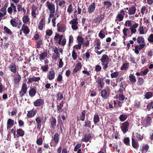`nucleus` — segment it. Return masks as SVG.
<instances>
[{"mask_svg":"<svg viewBox=\"0 0 153 153\" xmlns=\"http://www.w3.org/2000/svg\"><path fill=\"white\" fill-rule=\"evenodd\" d=\"M129 123L128 121L123 123L120 126V128L124 134L126 133L128 131Z\"/></svg>","mask_w":153,"mask_h":153,"instance_id":"nucleus-1","label":"nucleus"},{"mask_svg":"<svg viewBox=\"0 0 153 153\" xmlns=\"http://www.w3.org/2000/svg\"><path fill=\"white\" fill-rule=\"evenodd\" d=\"M103 79L102 78L98 77L96 79V81L97 83V86L99 89H101L104 85L105 84L103 81Z\"/></svg>","mask_w":153,"mask_h":153,"instance_id":"nucleus-2","label":"nucleus"},{"mask_svg":"<svg viewBox=\"0 0 153 153\" xmlns=\"http://www.w3.org/2000/svg\"><path fill=\"white\" fill-rule=\"evenodd\" d=\"M126 12V11H125L123 10H120L116 17V19L118 21L120 22L123 20Z\"/></svg>","mask_w":153,"mask_h":153,"instance_id":"nucleus-3","label":"nucleus"},{"mask_svg":"<svg viewBox=\"0 0 153 153\" xmlns=\"http://www.w3.org/2000/svg\"><path fill=\"white\" fill-rule=\"evenodd\" d=\"M63 38V35L56 33L54 37L55 41V43H58L59 45L61 44L62 40Z\"/></svg>","mask_w":153,"mask_h":153,"instance_id":"nucleus-4","label":"nucleus"},{"mask_svg":"<svg viewBox=\"0 0 153 153\" xmlns=\"http://www.w3.org/2000/svg\"><path fill=\"white\" fill-rule=\"evenodd\" d=\"M123 32L124 35L123 38L125 39V38L124 36L127 37V36H131L130 29L127 27H124L123 30Z\"/></svg>","mask_w":153,"mask_h":153,"instance_id":"nucleus-5","label":"nucleus"},{"mask_svg":"<svg viewBox=\"0 0 153 153\" xmlns=\"http://www.w3.org/2000/svg\"><path fill=\"white\" fill-rule=\"evenodd\" d=\"M55 72L54 71L51 70L48 72V73L47 77L50 80L54 79L55 77Z\"/></svg>","mask_w":153,"mask_h":153,"instance_id":"nucleus-6","label":"nucleus"},{"mask_svg":"<svg viewBox=\"0 0 153 153\" xmlns=\"http://www.w3.org/2000/svg\"><path fill=\"white\" fill-rule=\"evenodd\" d=\"M137 9L134 5H131L129 7V10H128V13L129 15L134 14L136 11Z\"/></svg>","mask_w":153,"mask_h":153,"instance_id":"nucleus-7","label":"nucleus"},{"mask_svg":"<svg viewBox=\"0 0 153 153\" xmlns=\"http://www.w3.org/2000/svg\"><path fill=\"white\" fill-rule=\"evenodd\" d=\"M96 8V4L95 2L91 4L88 7V12L90 14L93 13L95 10Z\"/></svg>","mask_w":153,"mask_h":153,"instance_id":"nucleus-8","label":"nucleus"},{"mask_svg":"<svg viewBox=\"0 0 153 153\" xmlns=\"http://www.w3.org/2000/svg\"><path fill=\"white\" fill-rule=\"evenodd\" d=\"M47 6L50 12L55 11V6L53 3H50L49 1L46 2Z\"/></svg>","mask_w":153,"mask_h":153,"instance_id":"nucleus-9","label":"nucleus"},{"mask_svg":"<svg viewBox=\"0 0 153 153\" xmlns=\"http://www.w3.org/2000/svg\"><path fill=\"white\" fill-rule=\"evenodd\" d=\"M138 25H139L138 24L136 23L130 27V30L131 34V35L133 34H135V33L137 31L136 28L137 27Z\"/></svg>","mask_w":153,"mask_h":153,"instance_id":"nucleus-10","label":"nucleus"},{"mask_svg":"<svg viewBox=\"0 0 153 153\" xmlns=\"http://www.w3.org/2000/svg\"><path fill=\"white\" fill-rule=\"evenodd\" d=\"M59 23L57 24V31L58 32H64L66 30V26L64 24L59 25Z\"/></svg>","mask_w":153,"mask_h":153,"instance_id":"nucleus-11","label":"nucleus"},{"mask_svg":"<svg viewBox=\"0 0 153 153\" xmlns=\"http://www.w3.org/2000/svg\"><path fill=\"white\" fill-rule=\"evenodd\" d=\"M9 68L10 71L14 74H15L18 70V68L17 67L16 65L14 63L10 65Z\"/></svg>","mask_w":153,"mask_h":153,"instance_id":"nucleus-12","label":"nucleus"},{"mask_svg":"<svg viewBox=\"0 0 153 153\" xmlns=\"http://www.w3.org/2000/svg\"><path fill=\"white\" fill-rule=\"evenodd\" d=\"M42 117H38L35 119L37 125V128L39 130L41 129V126H42L41 123L42 122Z\"/></svg>","mask_w":153,"mask_h":153,"instance_id":"nucleus-13","label":"nucleus"},{"mask_svg":"<svg viewBox=\"0 0 153 153\" xmlns=\"http://www.w3.org/2000/svg\"><path fill=\"white\" fill-rule=\"evenodd\" d=\"M85 113L86 111L85 110H83L80 114L79 116H78L77 117V121H84L85 116Z\"/></svg>","mask_w":153,"mask_h":153,"instance_id":"nucleus-14","label":"nucleus"},{"mask_svg":"<svg viewBox=\"0 0 153 153\" xmlns=\"http://www.w3.org/2000/svg\"><path fill=\"white\" fill-rule=\"evenodd\" d=\"M44 103V100L41 99H39L36 100L34 102V105L35 106L37 107L41 106Z\"/></svg>","mask_w":153,"mask_h":153,"instance_id":"nucleus-15","label":"nucleus"},{"mask_svg":"<svg viewBox=\"0 0 153 153\" xmlns=\"http://www.w3.org/2000/svg\"><path fill=\"white\" fill-rule=\"evenodd\" d=\"M50 126L51 128L54 129L56 127V119L54 117L52 118V120L50 121Z\"/></svg>","mask_w":153,"mask_h":153,"instance_id":"nucleus-16","label":"nucleus"},{"mask_svg":"<svg viewBox=\"0 0 153 153\" xmlns=\"http://www.w3.org/2000/svg\"><path fill=\"white\" fill-rule=\"evenodd\" d=\"M45 17H44L42 19H41L39 22L38 28L40 30H42L43 29V26L45 25Z\"/></svg>","mask_w":153,"mask_h":153,"instance_id":"nucleus-17","label":"nucleus"},{"mask_svg":"<svg viewBox=\"0 0 153 153\" xmlns=\"http://www.w3.org/2000/svg\"><path fill=\"white\" fill-rule=\"evenodd\" d=\"M40 80V77H35L33 76L32 77L28 79V81L27 82V83H30L33 82H38L39 80Z\"/></svg>","mask_w":153,"mask_h":153,"instance_id":"nucleus-18","label":"nucleus"},{"mask_svg":"<svg viewBox=\"0 0 153 153\" xmlns=\"http://www.w3.org/2000/svg\"><path fill=\"white\" fill-rule=\"evenodd\" d=\"M134 136L132 137V147L134 149H137L139 146L138 142L135 140Z\"/></svg>","mask_w":153,"mask_h":153,"instance_id":"nucleus-19","label":"nucleus"},{"mask_svg":"<svg viewBox=\"0 0 153 153\" xmlns=\"http://www.w3.org/2000/svg\"><path fill=\"white\" fill-rule=\"evenodd\" d=\"M37 111L36 110H31L28 111L27 116L28 118H31L33 117L36 114Z\"/></svg>","mask_w":153,"mask_h":153,"instance_id":"nucleus-20","label":"nucleus"},{"mask_svg":"<svg viewBox=\"0 0 153 153\" xmlns=\"http://www.w3.org/2000/svg\"><path fill=\"white\" fill-rule=\"evenodd\" d=\"M36 93V87L30 89L29 91V94L30 97H33L35 96Z\"/></svg>","mask_w":153,"mask_h":153,"instance_id":"nucleus-21","label":"nucleus"},{"mask_svg":"<svg viewBox=\"0 0 153 153\" xmlns=\"http://www.w3.org/2000/svg\"><path fill=\"white\" fill-rule=\"evenodd\" d=\"M82 66L80 62L77 63L76 64L75 68L73 70L74 73H76L78 71L80 70L82 68Z\"/></svg>","mask_w":153,"mask_h":153,"instance_id":"nucleus-22","label":"nucleus"},{"mask_svg":"<svg viewBox=\"0 0 153 153\" xmlns=\"http://www.w3.org/2000/svg\"><path fill=\"white\" fill-rule=\"evenodd\" d=\"M8 2H7V3L5 4L4 6L0 10L1 12L3 13L2 14L4 16L6 14L7 8L8 6Z\"/></svg>","mask_w":153,"mask_h":153,"instance_id":"nucleus-23","label":"nucleus"},{"mask_svg":"<svg viewBox=\"0 0 153 153\" xmlns=\"http://www.w3.org/2000/svg\"><path fill=\"white\" fill-rule=\"evenodd\" d=\"M37 8L36 6L33 4L31 7V14L33 17L34 18L36 17V10Z\"/></svg>","mask_w":153,"mask_h":153,"instance_id":"nucleus-24","label":"nucleus"},{"mask_svg":"<svg viewBox=\"0 0 153 153\" xmlns=\"http://www.w3.org/2000/svg\"><path fill=\"white\" fill-rule=\"evenodd\" d=\"M101 96L104 99H106L107 98L108 93L105 89H103L101 91Z\"/></svg>","mask_w":153,"mask_h":153,"instance_id":"nucleus-25","label":"nucleus"},{"mask_svg":"<svg viewBox=\"0 0 153 153\" xmlns=\"http://www.w3.org/2000/svg\"><path fill=\"white\" fill-rule=\"evenodd\" d=\"M109 57L106 54H105L102 56L101 59H100V60L102 63H105L106 62H109Z\"/></svg>","mask_w":153,"mask_h":153,"instance_id":"nucleus-26","label":"nucleus"},{"mask_svg":"<svg viewBox=\"0 0 153 153\" xmlns=\"http://www.w3.org/2000/svg\"><path fill=\"white\" fill-rule=\"evenodd\" d=\"M63 102L62 101L59 105H57V111L59 112V113H60L63 110V109L62 108L63 106Z\"/></svg>","mask_w":153,"mask_h":153,"instance_id":"nucleus-27","label":"nucleus"},{"mask_svg":"<svg viewBox=\"0 0 153 153\" xmlns=\"http://www.w3.org/2000/svg\"><path fill=\"white\" fill-rule=\"evenodd\" d=\"M103 3L106 9L109 8L112 5V3L110 1H105L103 2Z\"/></svg>","mask_w":153,"mask_h":153,"instance_id":"nucleus-28","label":"nucleus"},{"mask_svg":"<svg viewBox=\"0 0 153 153\" xmlns=\"http://www.w3.org/2000/svg\"><path fill=\"white\" fill-rule=\"evenodd\" d=\"M22 30L23 31V32L25 34H28L30 32V29L27 26H25V24H24L22 28Z\"/></svg>","mask_w":153,"mask_h":153,"instance_id":"nucleus-29","label":"nucleus"},{"mask_svg":"<svg viewBox=\"0 0 153 153\" xmlns=\"http://www.w3.org/2000/svg\"><path fill=\"white\" fill-rule=\"evenodd\" d=\"M16 133L19 136L23 137L25 134V131L22 128L17 129Z\"/></svg>","mask_w":153,"mask_h":153,"instance_id":"nucleus-30","label":"nucleus"},{"mask_svg":"<svg viewBox=\"0 0 153 153\" xmlns=\"http://www.w3.org/2000/svg\"><path fill=\"white\" fill-rule=\"evenodd\" d=\"M144 96L146 99H149L153 96V92L152 91L147 92L145 93Z\"/></svg>","mask_w":153,"mask_h":153,"instance_id":"nucleus-31","label":"nucleus"},{"mask_svg":"<svg viewBox=\"0 0 153 153\" xmlns=\"http://www.w3.org/2000/svg\"><path fill=\"white\" fill-rule=\"evenodd\" d=\"M100 121V117L98 114L96 113L93 118V121L94 124H96Z\"/></svg>","mask_w":153,"mask_h":153,"instance_id":"nucleus-32","label":"nucleus"},{"mask_svg":"<svg viewBox=\"0 0 153 153\" xmlns=\"http://www.w3.org/2000/svg\"><path fill=\"white\" fill-rule=\"evenodd\" d=\"M129 78L131 83H134L136 82V79L135 76L133 74H131L129 76Z\"/></svg>","mask_w":153,"mask_h":153,"instance_id":"nucleus-33","label":"nucleus"},{"mask_svg":"<svg viewBox=\"0 0 153 153\" xmlns=\"http://www.w3.org/2000/svg\"><path fill=\"white\" fill-rule=\"evenodd\" d=\"M91 137V135L90 133L85 135L83 139V141L85 142L88 141Z\"/></svg>","mask_w":153,"mask_h":153,"instance_id":"nucleus-34","label":"nucleus"},{"mask_svg":"<svg viewBox=\"0 0 153 153\" xmlns=\"http://www.w3.org/2000/svg\"><path fill=\"white\" fill-rule=\"evenodd\" d=\"M149 149V146L147 144L143 145L142 146V153L147 152Z\"/></svg>","mask_w":153,"mask_h":153,"instance_id":"nucleus-35","label":"nucleus"},{"mask_svg":"<svg viewBox=\"0 0 153 153\" xmlns=\"http://www.w3.org/2000/svg\"><path fill=\"white\" fill-rule=\"evenodd\" d=\"M14 82L16 84L19 82L21 80V77L20 74L18 73L14 79Z\"/></svg>","mask_w":153,"mask_h":153,"instance_id":"nucleus-36","label":"nucleus"},{"mask_svg":"<svg viewBox=\"0 0 153 153\" xmlns=\"http://www.w3.org/2000/svg\"><path fill=\"white\" fill-rule=\"evenodd\" d=\"M48 55V53L46 52H43L39 55V59L40 60H44L45 57Z\"/></svg>","mask_w":153,"mask_h":153,"instance_id":"nucleus-37","label":"nucleus"},{"mask_svg":"<svg viewBox=\"0 0 153 153\" xmlns=\"http://www.w3.org/2000/svg\"><path fill=\"white\" fill-rule=\"evenodd\" d=\"M59 135L58 133H56L55 134L54 137H53V140L55 142V143L57 144L59 142Z\"/></svg>","mask_w":153,"mask_h":153,"instance_id":"nucleus-38","label":"nucleus"},{"mask_svg":"<svg viewBox=\"0 0 153 153\" xmlns=\"http://www.w3.org/2000/svg\"><path fill=\"white\" fill-rule=\"evenodd\" d=\"M128 115L126 114H122L121 115L119 118L120 121L123 122L125 121L127 118Z\"/></svg>","mask_w":153,"mask_h":153,"instance_id":"nucleus-39","label":"nucleus"},{"mask_svg":"<svg viewBox=\"0 0 153 153\" xmlns=\"http://www.w3.org/2000/svg\"><path fill=\"white\" fill-rule=\"evenodd\" d=\"M10 22L11 25L13 27H16L18 25L17 20L16 21L15 19H13L10 20Z\"/></svg>","mask_w":153,"mask_h":153,"instance_id":"nucleus-40","label":"nucleus"},{"mask_svg":"<svg viewBox=\"0 0 153 153\" xmlns=\"http://www.w3.org/2000/svg\"><path fill=\"white\" fill-rule=\"evenodd\" d=\"M137 41L139 44L145 43L144 39L142 36H138L137 39Z\"/></svg>","mask_w":153,"mask_h":153,"instance_id":"nucleus-41","label":"nucleus"},{"mask_svg":"<svg viewBox=\"0 0 153 153\" xmlns=\"http://www.w3.org/2000/svg\"><path fill=\"white\" fill-rule=\"evenodd\" d=\"M129 63H128L123 64L120 68V70H126L129 67Z\"/></svg>","mask_w":153,"mask_h":153,"instance_id":"nucleus-42","label":"nucleus"},{"mask_svg":"<svg viewBox=\"0 0 153 153\" xmlns=\"http://www.w3.org/2000/svg\"><path fill=\"white\" fill-rule=\"evenodd\" d=\"M145 122L147 126L150 125L151 123L152 122V119L149 116H147L145 120Z\"/></svg>","mask_w":153,"mask_h":153,"instance_id":"nucleus-43","label":"nucleus"},{"mask_svg":"<svg viewBox=\"0 0 153 153\" xmlns=\"http://www.w3.org/2000/svg\"><path fill=\"white\" fill-rule=\"evenodd\" d=\"M111 76L112 78H117L119 75L118 71L114 72L111 74Z\"/></svg>","mask_w":153,"mask_h":153,"instance_id":"nucleus-44","label":"nucleus"},{"mask_svg":"<svg viewBox=\"0 0 153 153\" xmlns=\"http://www.w3.org/2000/svg\"><path fill=\"white\" fill-rule=\"evenodd\" d=\"M4 30L5 32L8 34L11 35L12 34V33L11 30L6 26L4 27Z\"/></svg>","mask_w":153,"mask_h":153,"instance_id":"nucleus-45","label":"nucleus"},{"mask_svg":"<svg viewBox=\"0 0 153 153\" xmlns=\"http://www.w3.org/2000/svg\"><path fill=\"white\" fill-rule=\"evenodd\" d=\"M84 127H88L89 128H91V123L89 120H87L85 122V124L83 125Z\"/></svg>","mask_w":153,"mask_h":153,"instance_id":"nucleus-46","label":"nucleus"},{"mask_svg":"<svg viewBox=\"0 0 153 153\" xmlns=\"http://www.w3.org/2000/svg\"><path fill=\"white\" fill-rule=\"evenodd\" d=\"M23 22L25 23H27L30 20V19L27 15H25L23 16Z\"/></svg>","mask_w":153,"mask_h":153,"instance_id":"nucleus-47","label":"nucleus"},{"mask_svg":"<svg viewBox=\"0 0 153 153\" xmlns=\"http://www.w3.org/2000/svg\"><path fill=\"white\" fill-rule=\"evenodd\" d=\"M43 142V141L42 140V137H40L39 138H38V137H37V139L36 140V143L38 145H42Z\"/></svg>","mask_w":153,"mask_h":153,"instance_id":"nucleus-48","label":"nucleus"},{"mask_svg":"<svg viewBox=\"0 0 153 153\" xmlns=\"http://www.w3.org/2000/svg\"><path fill=\"white\" fill-rule=\"evenodd\" d=\"M77 20L78 19L77 18L73 19L71 20L69 22V23L70 24H71V25H78V22L77 21Z\"/></svg>","mask_w":153,"mask_h":153,"instance_id":"nucleus-49","label":"nucleus"},{"mask_svg":"<svg viewBox=\"0 0 153 153\" xmlns=\"http://www.w3.org/2000/svg\"><path fill=\"white\" fill-rule=\"evenodd\" d=\"M27 84L25 83H23L21 90L23 91L24 92H27Z\"/></svg>","mask_w":153,"mask_h":153,"instance_id":"nucleus-50","label":"nucleus"},{"mask_svg":"<svg viewBox=\"0 0 153 153\" xmlns=\"http://www.w3.org/2000/svg\"><path fill=\"white\" fill-rule=\"evenodd\" d=\"M41 69L43 71H47L49 69V66L48 65L42 66L41 67Z\"/></svg>","mask_w":153,"mask_h":153,"instance_id":"nucleus-51","label":"nucleus"},{"mask_svg":"<svg viewBox=\"0 0 153 153\" xmlns=\"http://www.w3.org/2000/svg\"><path fill=\"white\" fill-rule=\"evenodd\" d=\"M17 10L18 12H20L22 10L24 13L26 12V10L24 8L22 7V5L18 4L17 5Z\"/></svg>","mask_w":153,"mask_h":153,"instance_id":"nucleus-52","label":"nucleus"},{"mask_svg":"<svg viewBox=\"0 0 153 153\" xmlns=\"http://www.w3.org/2000/svg\"><path fill=\"white\" fill-rule=\"evenodd\" d=\"M123 141L125 144L126 145L128 146L129 145L130 139L129 137L125 138Z\"/></svg>","mask_w":153,"mask_h":153,"instance_id":"nucleus-53","label":"nucleus"},{"mask_svg":"<svg viewBox=\"0 0 153 153\" xmlns=\"http://www.w3.org/2000/svg\"><path fill=\"white\" fill-rule=\"evenodd\" d=\"M14 121L13 120L10 118L7 121V125H10L13 126L14 125Z\"/></svg>","mask_w":153,"mask_h":153,"instance_id":"nucleus-54","label":"nucleus"},{"mask_svg":"<svg viewBox=\"0 0 153 153\" xmlns=\"http://www.w3.org/2000/svg\"><path fill=\"white\" fill-rule=\"evenodd\" d=\"M145 11H147V6L145 5L144 6L142 7L141 9V14L143 15L144 14Z\"/></svg>","mask_w":153,"mask_h":153,"instance_id":"nucleus-55","label":"nucleus"},{"mask_svg":"<svg viewBox=\"0 0 153 153\" xmlns=\"http://www.w3.org/2000/svg\"><path fill=\"white\" fill-rule=\"evenodd\" d=\"M72 56L74 60H76L77 58V55L74 50L72 52Z\"/></svg>","mask_w":153,"mask_h":153,"instance_id":"nucleus-56","label":"nucleus"},{"mask_svg":"<svg viewBox=\"0 0 153 153\" xmlns=\"http://www.w3.org/2000/svg\"><path fill=\"white\" fill-rule=\"evenodd\" d=\"M138 82L139 84L141 86L144 82V80L142 77H139L138 78Z\"/></svg>","mask_w":153,"mask_h":153,"instance_id":"nucleus-57","label":"nucleus"},{"mask_svg":"<svg viewBox=\"0 0 153 153\" xmlns=\"http://www.w3.org/2000/svg\"><path fill=\"white\" fill-rule=\"evenodd\" d=\"M77 40L78 42V43L81 44H84V39L82 36H79L78 37Z\"/></svg>","mask_w":153,"mask_h":153,"instance_id":"nucleus-58","label":"nucleus"},{"mask_svg":"<svg viewBox=\"0 0 153 153\" xmlns=\"http://www.w3.org/2000/svg\"><path fill=\"white\" fill-rule=\"evenodd\" d=\"M56 95L57 97V99L58 100H61L63 99V94H62V93L60 92H59L58 94H57Z\"/></svg>","mask_w":153,"mask_h":153,"instance_id":"nucleus-59","label":"nucleus"},{"mask_svg":"<svg viewBox=\"0 0 153 153\" xmlns=\"http://www.w3.org/2000/svg\"><path fill=\"white\" fill-rule=\"evenodd\" d=\"M124 25L126 27H131L132 26V24L131 22V21L130 20H127L125 22Z\"/></svg>","mask_w":153,"mask_h":153,"instance_id":"nucleus-60","label":"nucleus"},{"mask_svg":"<svg viewBox=\"0 0 153 153\" xmlns=\"http://www.w3.org/2000/svg\"><path fill=\"white\" fill-rule=\"evenodd\" d=\"M74 39L72 35H70L69 36V39L68 42V46H70L71 44L73 42Z\"/></svg>","mask_w":153,"mask_h":153,"instance_id":"nucleus-61","label":"nucleus"},{"mask_svg":"<svg viewBox=\"0 0 153 153\" xmlns=\"http://www.w3.org/2000/svg\"><path fill=\"white\" fill-rule=\"evenodd\" d=\"M102 69V67L100 65H97L95 66V71L97 72H98L101 71Z\"/></svg>","mask_w":153,"mask_h":153,"instance_id":"nucleus-62","label":"nucleus"},{"mask_svg":"<svg viewBox=\"0 0 153 153\" xmlns=\"http://www.w3.org/2000/svg\"><path fill=\"white\" fill-rule=\"evenodd\" d=\"M138 31H139L140 34H144V31L143 30V27L142 25H140L138 29Z\"/></svg>","mask_w":153,"mask_h":153,"instance_id":"nucleus-63","label":"nucleus"},{"mask_svg":"<svg viewBox=\"0 0 153 153\" xmlns=\"http://www.w3.org/2000/svg\"><path fill=\"white\" fill-rule=\"evenodd\" d=\"M147 108L149 111L151 109L153 108V101L151 102L148 104Z\"/></svg>","mask_w":153,"mask_h":153,"instance_id":"nucleus-64","label":"nucleus"}]
</instances>
